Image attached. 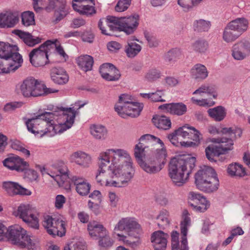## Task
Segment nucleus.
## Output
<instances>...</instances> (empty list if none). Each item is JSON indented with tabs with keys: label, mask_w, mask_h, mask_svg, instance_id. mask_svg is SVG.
<instances>
[{
	"label": "nucleus",
	"mask_w": 250,
	"mask_h": 250,
	"mask_svg": "<svg viewBox=\"0 0 250 250\" xmlns=\"http://www.w3.org/2000/svg\"><path fill=\"white\" fill-rule=\"evenodd\" d=\"M98 160L96 179L102 186L125 187L134 176L132 160L125 149H106L99 154Z\"/></svg>",
	"instance_id": "f257e3e1"
},
{
	"label": "nucleus",
	"mask_w": 250,
	"mask_h": 250,
	"mask_svg": "<svg viewBox=\"0 0 250 250\" xmlns=\"http://www.w3.org/2000/svg\"><path fill=\"white\" fill-rule=\"evenodd\" d=\"M76 111L74 107H61L52 112H44L25 122L27 130L37 137H52L71 127Z\"/></svg>",
	"instance_id": "f03ea898"
},
{
	"label": "nucleus",
	"mask_w": 250,
	"mask_h": 250,
	"mask_svg": "<svg viewBox=\"0 0 250 250\" xmlns=\"http://www.w3.org/2000/svg\"><path fill=\"white\" fill-rule=\"evenodd\" d=\"M159 138L150 134L141 137L135 145L134 155L140 167L146 172L155 174L161 171L166 164V150Z\"/></svg>",
	"instance_id": "7ed1b4c3"
},
{
	"label": "nucleus",
	"mask_w": 250,
	"mask_h": 250,
	"mask_svg": "<svg viewBox=\"0 0 250 250\" xmlns=\"http://www.w3.org/2000/svg\"><path fill=\"white\" fill-rule=\"evenodd\" d=\"M224 136L213 139L212 141L219 146L209 145L205 149L206 155L210 162H216L220 155L233 148L234 140L241 137L242 130L238 127H225L222 130Z\"/></svg>",
	"instance_id": "20e7f679"
},
{
	"label": "nucleus",
	"mask_w": 250,
	"mask_h": 250,
	"mask_svg": "<svg viewBox=\"0 0 250 250\" xmlns=\"http://www.w3.org/2000/svg\"><path fill=\"white\" fill-rule=\"evenodd\" d=\"M195 158L187 157L172 159L169 165V175L177 186H182L187 181L195 166Z\"/></svg>",
	"instance_id": "39448f33"
},
{
	"label": "nucleus",
	"mask_w": 250,
	"mask_h": 250,
	"mask_svg": "<svg viewBox=\"0 0 250 250\" xmlns=\"http://www.w3.org/2000/svg\"><path fill=\"white\" fill-rule=\"evenodd\" d=\"M139 16L137 14H133L128 17H121L120 18L108 16L106 19L100 20L98 26L102 33L106 35H111L110 33H107L104 24H105L110 31H114L119 26L121 31L127 35L133 34L139 25Z\"/></svg>",
	"instance_id": "423d86ee"
},
{
	"label": "nucleus",
	"mask_w": 250,
	"mask_h": 250,
	"mask_svg": "<svg viewBox=\"0 0 250 250\" xmlns=\"http://www.w3.org/2000/svg\"><path fill=\"white\" fill-rule=\"evenodd\" d=\"M167 138L175 146L190 147L200 143L202 135L195 128L184 125L168 134Z\"/></svg>",
	"instance_id": "0eeeda50"
},
{
	"label": "nucleus",
	"mask_w": 250,
	"mask_h": 250,
	"mask_svg": "<svg viewBox=\"0 0 250 250\" xmlns=\"http://www.w3.org/2000/svg\"><path fill=\"white\" fill-rule=\"evenodd\" d=\"M12 47L0 42V73H8L19 68L22 62L21 55L12 51Z\"/></svg>",
	"instance_id": "6e6552de"
},
{
	"label": "nucleus",
	"mask_w": 250,
	"mask_h": 250,
	"mask_svg": "<svg viewBox=\"0 0 250 250\" xmlns=\"http://www.w3.org/2000/svg\"><path fill=\"white\" fill-rule=\"evenodd\" d=\"M197 188L207 193L216 191L219 186V181L214 169L210 167L204 166L195 175Z\"/></svg>",
	"instance_id": "1a4fd4ad"
},
{
	"label": "nucleus",
	"mask_w": 250,
	"mask_h": 250,
	"mask_svg": "<svg viewBox=\"0 0 250 250\" xmlns=\"http://www.w3.org/2000/svg\"><path fill=\"white\" fill-rule=\"evenodd\" d=\"M4 233L5 237L12 244L22 248H26L28 250H34L37 247V241L35 239H31L27 235L26 231L18 225L12 226Z\"/></svg>",
	"instance_id": "9d476101"
},
{
	"label": "nucleus",
	"mask_w": 250,
	"mask_h": 250,
	"mask_svg": "<svg viewBox=\"0 0 250 250\" xmlns=\"http://www.w3.org/2000/svg\"><path fill=\"white\" fill-rule=\"evenodd\" d=\"M13 215L21 219L29 227L39 229L40 213L32 205L21 204L13 211Z\"/></svg>",
	"instance_id": "9b49d317"
},
{
	"label": "nucleus",
	"mask_w": 250,
	"mask_h": 250,
	"mask_svg": "<svg viewBox=\"0 0 250 250\" xmlns=\"http://www.w3.org/2000/svg\"><path fill=\"white\" fill-rule=\"evenodd\" d=\"M53 46V43L46 41L39 47L33 49L29 54L31 63L35 67L42 66L47 64L49 50Z\"/></svg>",
	"instance_id": "f8f14e48"
},
{
	"label": "nucleus",
	"mask_w": 250,
	"mask_h": 250,
	"mask_svg": "<svg viewBox=\"0 0 250 250\" xmlns=\"http://www.w3.org/2000/svg\"><path fill=\"white\" fill-rule=\"evenodd\" d=\"M43 226L50 235L55 236H63L66 232L65 222L58 217H53L50 215L43 217Z\"/></svg>",
	"instance_id": "ddd939ff"
},
{
	"label": "nucleus",
	"mask_w": 250,
	"mask_h": 250,
	"mask_svg": "<svg viewBox=\"0 0 250 250\" xmlns=\"http://www.w3.org/2000/svg\"><path fill=\"white\" fill-rule=\"evenodd\" d=\"M20 90L25 97L41 96L45 93L44 84L33 78L24 80L20 85Z\"/></svg>",
	"instance_id": "4468645a"
},
{
	"label": "nucleus",
	"mask_w": 250,
	"mask_h": 250,
	"mask_svg": "<svg viewBox=\"0 0 250 250\" xmlns=\"http://www.w3.org/2000/svg\"><path fill=\"white\" fill-rule=\"evenodd\" d=\"M40 171L42 175L47 174L56 181L59 186L62 185L68 177V169L66 166L62 162H58L54 164L48 173L44 167H42Z\"/></svg>",
	"instance_id": "2eb2a0df"
},
{
	"label": "nucleus",
	"mask_w": 250,
	"mask_h": 250,
	"mask_svg": "<svg viewBox=\"0 0 250 250\" xmlns=\"http://www.w3.org/2000/svg\"><path fill=\"white\" fill-rule=\"evenodd\" d=\"M140 228V225L134 218H123L115 226L113 232L116 234L119 231L125 230L128 232V235L137 237Z\"/></svg>",
	"instance_id": "dca6fc26"
},
{
	"label": "nucleus",
	"mask_w": 250,
	"mask_h": 250,
	"mask_svg": "<svg viewBox=\"0 0 250 250\" xmlns=\"http://www.w3.org/2000/svg\"><path fill=\"white\" fill-rule=\"evenodd\" d=\"M191 226V219L187 210H184L182 215V221L180 223L181 234L182 235L181 244L177 245L176 250H188L187 235L188 228ZM172 250H175L171 247Z\"/></svg>",
	"instance_id": "f3484780"
},
{
	"label": "nucleus",
	"mask_w": 250,
	"mask_h": 250,
	"mask_svg": "<svg viewBox=\"0 0 250 250\" xmlns=\"http://www.w3.org/2000/svg\"><path fill=\"white\" fill-rule=\"evenodd\" d=\"M250 54V42L242 40L234 43L231 48V56L237 61H242Z\"/></svg>",
	"instance_id": "a211bd4d"
},
{
	"label": "nucleus",
	"mask_w": 250,
	"mask_h": 250,
	"mask_svg": "<svg viewBox=\"0 0 250 250\" xmlns=\"http://www.w3.org/2000/svg\"><path fill=\"white\" fill-rule=\"evenodd\" d=\"M143 108V105L132 106L122 102H118L114 106L115 111L123 118H126L128 116L136 117L140 115Z\"/></svg>",
	"instance_id": "6ab92c4d"
},
{
	"label": "nucleus",
	"mask_w": 250,
	"mask_h": 250,
	"mask_svg": "<svg viewBox=\"0 0 250 250\" xmlns=\"http://www.w3.org/2000/svg\"><path fill=\"white\" fill-rule=\"evenodd\" d=\"M189 205L196 211L203 212L209 207V204L206 198L201 194L191 191L188 194Z\"/></svg>",
	"instance_id": "aec40b11"
},
{
	"label": "nucleus",
	"mask_w": 250,
	"mask_h": 250,
	"mask_svg": "<svg viewBox=\"0 0 250 250\" xmlns=\"http://www.w3.org/2000/svg\"><path fill=\"white\" fill-rule=\"evenodd\" d=\"M100 73L105 80L109 81H115L120 77L119 71L112 64L105 63L100 67Z\"/></svg>",
	"instance_id": "412c9836"
},
{
	"label": "nucleus",
	"mask_w": 250,
	"mask_h": 250,
	"mask_svg": "<svg viewBox=\"0 0 250 250\" xmlns=\"http://www.w3.org/2000/svg\"><path fill=\"white\" fill-rule=\"evenodd\" d=\"M19 21L18 12L7 11L0 14V27L11 28L14 27Z\"/></svg>",
	"instance_id": "4be33fe9"
},
{
	"label": "nucleus",
	"mask_w": 250,
	"mask_h": 250,
	"mask_svg": "<svg viewBox=\"0 0 250 250\" xmlns=\"http://www.w3.org/2000/svg\"><path fill=\"white\" fill-rule=\"evenodd\" d=\"M3 165L11 170L21 171L26 168L27 163L17 156H11L5 159L3 162Z\"/></svg>",
	"instance_id": "5701e85b"
},
{
	"label": "nucleus",
	"mask_w": 250,
	"mask_h": 250,
	"mask_svg": "<svg viewBox=\"0 0 250 250\" xmlns=\"http://www.w3.org/2000/svg\"><path fill=\"white\" fill-rule=\"evenodd\" d=\"M2 188L9 195H30L31 192L16 182L12 181L4 182Z\"/></svg>",
	"instance_id": "b1692460"
},
{
	"label": "nucleus",
	"mask_w": 250,
	"mask_h": 250,
	"mask_svg": "<svg viewBox=\"0 0 250 250\" xmlns=\"http://www.w3.org/2000/svg\"><path fill=\"white\" fill-rule=\"evenodd\" d=\"M159 109L164 112L178 116L184 115L187 111L186 105L182 103L164 104L160 105Z\"/></svg>",
	"instance_id": "393cba45"
},
{
	"label": "nucleus",
	"mask_w": 250,
	"mask_h": 250,
	"mask_svg": "<svg viewBox=\"0 0 250 250\" xmlns=\"http://www.w3.org/2000/svg\"><path fill=\"white\" fill-rule=\"evenodd\" d=\"M168 235L161 230L155 231L152 234L151 241L155 250H165Z\"/></svg>",
	"instance_id": "a878e982"
},
{
	"label": "nucleus",
	"mask_w": 250,
	"mask_h": 250,
	"mask_svg": "<svg viewBox=\"0 0 250 250\" xmlns=\"http://www.w3.org/2000/svg\"><path fill=\"white\" fill-rule=\"evenodd\" d=\"M71 181L75 186L76 190L79 194L85 196L89 193L91 186L85 179L74 176L71 178Z\"/></svg>",
	"instance_id": "bb28decb"
},
{
	"label": "nucleus",
	"mask_w": 250,
	"mask_h": 250,
	"mask_svg": "<svg viewBox=\"0 0 250 250\" xmlns=\"http://www.w3.org/2000/svg\"><path fill=\"white\" fill-rule=\"evenodd\" d=\"M72 162L80 166L83 168L89 167L91 163V156L84 152L78 151L73 153L70 157Z\"/></svg>",
	"instance_id": "cd10ccee"
},
{
	"label": "nucleus",
	"mask_w": 250,
	"mask_h": 250,
	"mask_svg": "<svg viewBox=\"0 0 250 250\" xmlns=\"http://www.w3.org/2000/svg\"><path fill=\"white\" fill-rule=\"evenodd\" d=\"M87 230L89 235L94 239L105 236L107 233V229L104 226L96 221L91 222L88 224Z\"/></svg>",
	"instance_id": "c85d7f7f"
},
{
	"label": "nucleus",
	"mask_w": 250,
	"mask_h": 250,
	"mask_svg": "<svg viewBox=\"0 0 250 250\" xmlns=\"http://www.w3.org/2000/svg\"><path fill=\"white\" fill-rule=\"evenodd\" d=\"M51 78L56 83L63 84L67 83L69 77L64 69L61 67H54L51 72Z\"/></svg>",
	"instance_id": "c756f323"
},
{
	"label": "nucleus",
	"mask_w": 250,
	"mask_h": 250,
	"mask_svg": "<svg viewBox=\"0 0 250 250\" xmlns=\"http://www.w3.org/2000/svg\"><path fill=\"white\" fill-rule=\"evenodd\" d=\"M228 23L239 36L247 30L249 26L248 20L244 18H237Z\"/></svg>",
	"instance_id": "7c9ffc66"
},
{
	"label": "nucleus",
	"mask_w": 250,
	"mask_h": 250,
	"mask_svg": "<svg viewBox=\"0 0 250 250\" xmlns=\"http://www.w3.org/2000/svg\"><path fill=\"white\" fill-rule=\"evenodd\" d=\"M14 33L28 46L33 47L40 43L42 41L41 38L34 37L28 32L17 30L15 31Z\"/></svg>",
	"instance_id": "2f4dec72"
},
{
	"label": "nucleus",
	"mask_w": 250,
	"mask_h": 250,
	"mask_svg": "<svg viewBox=\"0 0 250 250\" xmlns=\"http://www.w3.org/2000/svg\"><path fill=\"white\" fill-rule=\"evenodd\" d=\"M134 41H139L135 37H131L127 40V45L125 47V52L129 58L136 56L141 50L142 47Z\"/></svg>",
	"instance_id": "473e14b6"
},
{
	"label": "nucleus",
	"mask_w": 250,
	"mask_h": 250,
	"mask_svg": "<svg viewBox=\"0 0 250 250\" xmlns=\"http://www.w3.org/2000/svg\"><path fill=\"white\" fill-rule=\"evenodd\" d=\"M92 136L97 140H104L108 136L106 127L101 125H93L90 127Z\"/></svg>",
	"instance_id": "72a5a7b5"
},
{
	"label": "nucleus",
	"mask_w": 250,
	"mask_h": 250,
	"mask_svg": "<svg viewBox=\"0 0 250 250\" xmlns=\"http://www.w3.org/2000/svg\"><path fill=\"white\" fill-rule=\"evenodd\" d=\"M76 61L78 66L82 70L87 72L92 69L94 61L91 56L87 55H82Z\"/></svg>",
	"instance_id": "f704fd0d"
},
{
	"label": "nucleus",
	"mask_w": 250,
	"mask_h": 250,
	"mask_svg": "<svg viewBox=\"0 0 250 250\" xmlns=\"http://www.w3.org/2000/svg\"><path fill=\"white\" fill-rule=\"evenodd\" d=\"M72 6L73 9L81 15L90 16L96 12L93 5H83L73 2Z\"/></svg>",
	"instance_id": "c9c22d12"
},
{
	"label": "nucleus",
	"mask_w": 250,
	"mask_h": 250,
	"mask_svg": "<svg viewBox=\"0 0 250 250\" xmlns=\"http://www.w3.org/2000/svg\"><path fill=\"white\" fill-rule=\"evenodd\" d=\"M191 75L196 80H203L206 78L208 73L206 67L201 64H196L191 70Z\"/></svg>",
	"instance_id": "e433bc0d"
},
{
	"label": "nucleus",
	"mask_w": 250,
	"mask_h": 250,
	"mask_svg": "<svg viewBox=\"0 0 250 250\" xmlns=\"http://www.w3.org/2000/svg\"><path fill=\"white\" fill-rule=\"evenodd\" d=\"M209 116L215 121H222L226 116V110L222 106L210 108L208 110Z\"/></svg>",
	"instance_id": "4c0bfd02"
},
{
	"label": "nucleus",
	"mask_w": 250,
	"mask_h": 250,
	"mask_svg": "<svg viewBox=\"0 0 250 250\" xmlns=\"http://www.w3.org/2000/svg\"><path fill=\"white\" fill-rule=\"evenodd\" d=\"M157 224L159 227L165 229L169 226L170 222L169 212L165 209L160 211L156 217Z\"/></svg>",
	"instance_id": "58836bf2"
},
{
	"label": "nucleus",
	"mask_w": 250,
	"mask_h": 250,
	"mask_svg": "<svg viewBox=\"0 0 250 250\" xmlns=\"http://www.w3.org/2000/svg\"><path fill=\"white\" fill-rule=\"evenodd\" d=\"M154 125L158 128L166 130L171 126L170 119L165 116L156 115L152 119Z\"/></svg>",
	"instance_id": "ea45409f"
},
{
	"label": "nucleus",
	"mask_w": 250,
	"mask_h": 250,
	"mask_svg": "<svg viewBox=\"0 0 250 250\" xmlns=\"http://www.w3.org/2000/svg\"><path fill=\"white\" fill-rule=\"evenodd\" d=\"M231 27L228 23L225 27L223 34L222 39L227 43H230L235 41L239 36L236 32H234Z\"/></svg>",
	"instance_id": "a19ab883"
},
{
	"label": "nucleus",
	"mask_w": 250,
	"mask_h": 250,
	"mask_svg": "<svg viewBox=\"0 0 250 250\" xmlns=\"http://www.w3.org/2000/svg\"><path fill=\"white\" fill-rule=\"evenodd\" d=\"M228 173L231 176L243 177L246 174L243 166L237 163L230 164L227 169Z\"/></svg>",
	"instance_id": "79ce46f5"
},
{
	"label": "nucleus",
	"mask_w": 250,
	"mask_h": 250,
	"mask_svg": "<svg viewBox=\"0 0 250 250\" xmlns=\"http://www.w3.org/2000/svg\"><path fill=\"white\" fill-rule=\"evenodd\" d=\"M21 24L25 27L35 24L34 13L30 11H26L21 14Z\"/></svg>",
	"instance_id": "37998d69"
},
{
	"label": "nucleus",
	"mask_w": 250,
	"mask_h": 250,
	"mask_svg": "<svg viewBox=\"0 0 250 250\" xmlns=\"http://www.w3.org/2000/svg\"><path fill=\"white\" fill-rule=\"evenodd\" d=\"M210 22L204 20H196L193 22V28L195 31L201 32L208 31L210 27Z\"/></svg>",
	"instance_id": "c03bdc74"
},
{
	"label": "nucleus",
	"mask_w": 250,
	"mask_h": 250,
	"mask_svg": "<svg viewBox=\"0 0 250 250\" xmlns=\"http://www.w3.org/2000/svg\"><path fill=\"white\" fill-rule=\"evenodd\" d=\"M161 71L155 67H152L147 70L145 74V78L146 81L153 82L161 77Z\"/></svg>",
	"instance_id": "a18cd8bd"
},
{
	"label": "nucleus",
	"mask_w": 250,
	"mask_h": 250,
	"mask_svg": "<svg viewBox=\"0 0 250 250\" xmlns=\"http://www.w3.org/2000/svg\"><path fill=\"white\" fill-rule=\"evenodd\" d=\"M204 94L212 95L214 98L216 97V95L215 94V88L208 84L202 85L193 93V94H199L202 96Z\"/></svg>",
	"instance_id": "49530a36"
},
{
	"label": "nucleus",
	"mask_w": 250,
	"mask_h": 250,
	"mask_svg": "<svg viewBox=\"0 0 250 250\" xmlns=\"http://www.w3.org/2000/svg\"><path fill=\"white\" fill-rule=\"evenodd\" d=\"M48 250H60L59 247L56 245H51ZM63 250H85V246L81 242L71 243L64 248Z\"/></svg>",
	"instance_id": "de8ad7c7"
},
{
	"label": "nucleus",
	"mask_w": 250,
	"mask_h": 250,
	"mask_svg": "<svg viewBox=\"0 0 250 250\" xmlns=\"http://www.w3.org/2000/svg\"><path fill=\"white\" fill-rule=\"evenodd\" d=\"M182 53L180 49H172L165 54V60L166 62L172 63L179 59Z\"/></svg>",
	"instance_id": "09e8293b"
},
{
	"label": "nucleus",
	"mask_w": 250,
	"mask_h": 250,
	"mask_svg": "<svg viewBox=\"0 0 250 250\" xmlns=\"http://www.w3.org/2000/svg\"><path fill=\"white\" fill-rule=\"evenodd\" d=\"M192 46L194 51L202 53L207 49L208 43L204 40H198L192 44Z\"/></svg>",
	"instance_id": "8fccbe9b"
},
{
	"label": "nucleus",
	"mask_w": 250,
	"mask_h": 250,
	"mask_svg": "<svg viewBox=\"0 0 250 250\" xmlns=\"http://www.w3.org/2000/svg\"><path fill=\"white\" fill-rule=\"evenodd\" d=\"M118 102H122L123 104H127L128 105L138 106L139 105H143L142 103H139L132 102V97L127 94H123L119 96Z\"/></svg>",
	"instance_id": "3c124183"
},
{
	"label": "nucleus",
	"mask_w": 250,
	"mask_h": 250,
	"mask_svg": "<svg viewBox=\"0 0 250 250\" xmlns=\"http://www.w3.org/2000/svg\"><path fill=\"white\" fill-rule=\"evenodd\" d=\"M131 0H119L115 9L117 12H121L126 10L130 6Z\"/></svg>",
	"instance_id": "603ef678"
},
{
	"label": "nucleus",
	"mask_w": 250,
	"mask_h": 250,
	"mask_svg": "<svg viewBox=\"0 0 250 250\" xmlns=\"http://www.w3.org/2000/svg\"><path fill=\"white\" fill-rule=\"evenodd\" d=\"M100 239L99 241V245L104 248H108L112 246L113 244V241L111 239L109 235L108 232L106 235L103 236H101Z\"/></svg>",
	"instance_id": "864d4df0"
},
{
	"label": "nucleus",
	"mask_w": 250,
	"mask_h": 250,
	"mask_svg": "<svg viewBox=\"0 0 250 250\" xmlns=\"http://www.w3.org/2000/svg\"><path fill=\"white\" fill-rule=\"evenodd\" d=\"M191 101L197 105L203 106H211L215 104V102L207 99L198 100L194 97L191 99Z\"/></svg>",
	"instance_id": "5fc2aeb1"
},
{
	"label": "nucleus",
	"mask_w": 250,
	"mask_h": 250,
	"mask_svg": "<svg viewBox=\"0 0 250 250\" xmlns=\"http://www.w3.org/2000/svg\"><path fill=\"white\" fill-rule=\"evenodd\" d=\"M57 12L59 13V15L57 16L56 21H60L65 17L68 13L66 3L60 4L57 9Z\"/></svg>",
	"instance_id": "6e6d98bb"
},
{
	"label": "nucleus",
	"mask_w": 250,
	"mask_h": 250,
	"mask_svg": "<svg viewBox=\"0 0 250 250\" xmlns=\"http://www.w3.org/2000/svg\"><path fill=\"white\" fill-rule=\"evenodd\" d=\"M47 41H49L51 43H53L54 45V46L51 48L49 50V54H50L52 52V50H55L61 56H62L63 57H65V56L66 55V54L65 53L62 46H61L60 45H58L56 43V42H57V40H55L54 41H52L51 40H48Z\"/></svg>",
	"instance_id": "4d7b16f0"
},
{
	"label": "nucleus",
	"mask_w": 250,
	"mask_h": 250,
	"mask_svg": "<svg viewBox=\"0 0 250 250\" xmlns=\"http://www.w3.org/2000/svg\"><path fill=\"white\" fill-rule=\"evenodd\" d=\"M178 3L185 12L192 9V0H178Z\"/></svg>",
	"instance_id": "13d9d810"
},
{
	"label": "nucleus",
	"mask_w": 250,
	"mask_h": 250,
	"mask_svg": "<svg viewBox=\"0 0 250 250\" xmlns=\"http://www.w3.org/2000/svg\"><path fill=\"white\" fill-rule=\"evenodd\" d=\"M48 0H33V5L34 10L37 13H40L42 10L44 3Z\"/></svg>",
	"instance_id": "bf43d9fd"
},
{
	"label": "nucleus",
	"mask_w": 250,
	"mask_h": 250,
	"mask_svg": "<svg viewBox=\"0 0 250 250\" xmlns=\"http://www.w3.org/2000/svg\"><path fill=\"white\" fill-rule=\"evenodd\" d=\"M145 36L150 47H155L158 46L159 42L155 37L150 36L148 33H146Z\"/></svg>",
	"instance_id": "052dcab7"
},
{
	"label": "nucleus",
	"mask_w": 250,
	"mask_h": 250,
	"mask_svg": "<svg viewBox=\"0 0 250 250\" xmlns=\"http://www.w3.org/2000/svg\"><path fill=\"white\" fill-rule=\"evenodd\" d=\"M150 101L152 102H165V100L162 98L163 95V91L162 90H158L156 92L151 93Z\"/></svg>",
	"instance_id": "680f3d73"
},
{
	"label": "nucleus",
	"mask_w": 250,
	"mask_h": 250,
	"mask_svg": "<svg viewBox=\"0 0 250 250\" xmlns=\"http://www.w3.org/2000/svg\"><path fill=\"white\" fill-rule=\"evenodd\" d=\"M66 199L62 195H58L56 196L55 201V206L57 209L62 208L64 204L65 203Z\"/></svg>",
	"instance_id": "e2e57ef3"
},
{
	"label": "nucleus",
	"mask_w": 250,
	"mask_h": 250,
	"mask_svg": "<svg viewBox=\"0 0 250 250\" xmlns=\"http://www.w3.org/2000/svg\"><path fill=\"white\" fill-rule=\"evenodd\" d=\"M21 106V104L18 102H11L6 104L4 107V110L6 112L13 111Z\"/></svg>",
	"instance_id": "0e129e2a"
},
{
	"label": "nucleus",
	"mask_w": 250,
	"mask_h": 250,
	"mask_svg": "<svg viewBox=\"0 0 250 250\" xmlns=\"http://www.w3.org/2000/svg\"><path fill=\"white\" fill-rule=\"evenodd\" d=\"M85 21L82 18L74 19L71 23L70 26L73 28H77L85 24Z\"/></svg>",
	"instance_id": "69168bd1"
},
{
	"label": "nucleus",
	"mask_w": 250,
	"mask_h": 250,
	"mask_svg": "<svg viewBox=\"0 0 250 250\" xmlns=\"http://www.w3.org/2000/svg\"><path fill=\"white\" fill-rule=\"evenodd\" d=\"M82 38L83 41L91 43L93 41L94 36L91 31H85L82 35Z\"/></svg>",
	"instance_id": "338daca9"
},
{
	"label": "nucleus",
	"mask_w": 250,
	"mask_h": 250,
	"mask_svg": "<svg viewBox=\"0 0 250 250\" xmlns=\"http://www.w3.org/2000/svg\"><path fill=\"white\" fill-rule=\"evenodd\" d=\"M165 82L167 85L171 87L176 86L179 83V80L173 77H167L165 79Z\"/></svg>",
	"instance_id": "774afa93"
}]
</instances>
